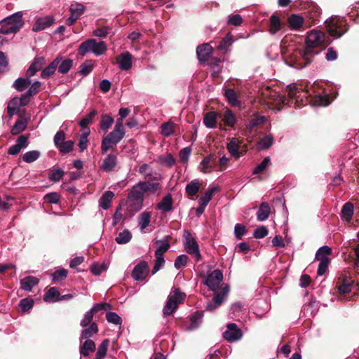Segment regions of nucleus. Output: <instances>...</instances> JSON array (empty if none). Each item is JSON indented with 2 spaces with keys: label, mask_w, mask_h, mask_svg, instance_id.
<instances>
[{
  "label": "nucleus",
  "mask_w": 359,
  "mask_h": 359,
  "mask_svg": "<svg viewBox=\"0 0 359 359\" xmlns=\"http://www.w3.org/2000/svg\"><path fill=\"white\" fill-rule=\"evenodd\" d=\"M183 243L187 253L192 255L196 261L201 259V255L199 251L198 245L196 239L188 231H184L183 233Z\"/></svg>",
  "instance_id": "nucleus-8"
},
{
  "label": "nucleus",
  "mask_w": 359,
  "mask_h": 359,
  "mask_svg": "<svg viewBox=\"0 0 359 359\" xmlns=\"http://www.w3.org/2000/svg\"><path fill=\"white\" fill-rule=\"evenodd\" d=\"M273 143V138L271 135H266L258 143L259 147L261 149H266L270 147Z\"/></svg>",
  "instance_id": "nucleus-55"
},
{
  "label": "nucleus",
  "mask_w": 359,
  "mask_h": 359,
  "mask_svg": "<svg viewBox=\"0 0 359 359\" xmlns=\"http://www.w3.org/2000/svg\"><path fill=\"white\" fill-rule=\"evenodd\" d=\"M40 156V152L36 150L29 151L24 154L22 160L28 163L36 161Z\"/></svg>",
  "instance_id": "nucleus-49"
},
{
  "label": "nucleus",
  "mask_w": 359,
  "mask_h": 359,
  "mask_svg": "<svg viewBox=\"0 0 359 359\" xmlns=\"http://www.w3.org/2000/svg\"><path fill=\"white\" fill-rule=\"evenodd\" d=\"M44 200L50 203H57L60 200V196L56 192L49 193L45 195Z\"/></svg>",
  "instance_id": "nucleus-64"
},
{
  "label": "nucleus",
  "mask_w": 359,
  "mask_h": 359,
  "mask_svg": "<svg viewBox=\"0 0 359 359\" xmlns=\"http://www.w3.org/2000/svg\"><path fill=\"white\" fill-rule=\"evenodd\" d=\"M60 292L55 287H50L44 294L43 300L46 302H56L60 301Z\"/></svg>",
  "instance_id": "nucleus-30"
},
{
  "label": "nucleus",
  "mask_w": 359,
  "mask_h": 359,
  "mask_svg": "<svg viewBox=\"0 0 359 359\" xmlns=\"http://www.w3.org/2000/svg\"><path fill=\"white\" fill-rule=\"evenodd\" d=\"M288 97L293 100L295 99V105L300 107L298 103L299 99L302 101V97H307L308 93L303 91L301 88H298L296 84H290L287 87Z\"/></svg>",
  "instance_id": "nucleus-13"
},
{
  "label": "nucleus",
  "mask_w": 359,
  "mask_h": 359,
  "mask_svg": "<svg viewBox=\"0 0 359 359\" xmlns=\"http://www.w3.org/2000/svg\"><path fill=\"white\" fill-rule=\"evenodd\" d=\"M198 168L200 172L204 174L218 171L217 169V157L215 154H210L205 156L200 163Z\"/></svg>",
  "instance_id": "nucleus-9"
},
{
  "label": "nucleus",
  "mask_w": 359,
  "mask_h": 359,
  "mask_svg": "<svg viewBox=\"0 0 359 359\" xmlns=\"http://www.w3.org/2000/svg\"><path fill=\"white\" fill-rule=\"evenodd\" d=\"M139 182L145 194H154L161 189V185L158 182H151L148 181H140Z\"/></svg>",
  "instance_id": "nucleus-17"
},
{
  "label": "nucleus",
  "mask_w": 359,
  "mask_h": 359,
  "mask_svg": "<svg viewBox=\"0 0 359 359\" xmlns=\"http://www.w3.org/2000/svg\"><path fill=\"white\" fill-rule=\"evenodd\" d=\"M74 143L72 140L65 141L58 147L60 152L62 154H67L73 150Z\"/></svg>",
  "instance_id": "nucleus-56"
},
{
  "label": "nucleus",
  "mask_w": 359,
  "mask_h": 359,
  "mask_svg": "<svg viewBox=\"0 0 359 359\" xmlns=\"http://www.w3.org/2000/svg\"><path fill=\"white\" fill-rule=\"evenodd\" d=\"M106 319L108 323L116 325H121L122 323L121 318L115 312H109L106 314Z\"/></svg>",
  "instance_id": "nucleus-50"
},
{
  "label": "nucleus",
  "mask_w": 359,
  "mask_h": 359,
  "mask_svg": "<svg viewBox=\"0 0 359 359\" xmlns=\"http://www.w3.org/2000/svg\"><path fill=\"white\" fill-rule=\"evenodd\" d=\"M114 196V194L111 191H106L100 198L99 205L104 209L107 210L111 205L112 198Z\"/></svg>",
  "instance_id": "nucleus-31"
},
{
  "label": "nucleus",
  "mask_w": 359,
  "mask_h": 359,
  "mask_svg": "<svg viewBox=\"0 0 359 359\" xmlns=\"http://www.w3.org/2000/svg\"><path fill=\"white\" fill-rule=\"evenodd\" d=\"M144 192L140 182L134 185L128 194V201L135 210H140L142 208Z\"/></svg>",
  "instance_id": "nucleus-7"
},
{
  "label": "nucleus",
  "mask_w": 359,
  "mask_h": 359,
  "mask_svg": "<svg viewBox=\"0 0 359 359\" xmlns=\"http://www.w3.org/2000/svg\"><path fill=\"white\" fill-rule=\"evenodd\" d=\"M114 120L113 117L109 114H103L101 116L100 127L101 130L107 132L114 123Z\"/></svg>",
  "instance_id": "nucleus-37"
},
{
  "label": "nucleus",
  "mask_w": 359,
  "mask_h": 359,
  "mask_svg": "<svg viewBox=\"0 0 359 359\" xmlns=\"http://www.w3.org/2000/svg\"><path fill=\"white\" fill-rule=\"evenodd\" d=\"M53 23V20L50 16L39 18L33 25L32 29L34 32L41 31L52 25Z\"/></svg>",
  "instance_id": "nucleus-20"
},
{
  "label": "nucleus",
  "mask_w": 359,
  "mask_h": 359,
  "mask_svg": "<svg viewBox=\"0 0 359 359\" xmlns=\"http://www.w3.org/2000/svg\"><path fill=\"white\" fill-rule=\"evenodd\" d=\"M117 164V157L115 154H109L103 160L100 166L101 170L109 172L114 170Z\"/></svg>",
  "instance_id": "nucleus-16"
},
{
  "label": "nucleus",
  "mask_w": 359,
  "mask_h": 359,
  "mask_svg": "<svg viewBox=\"0 0 359 359\" xmlns=\"http://www.w3.org/2000/svg\"><path fill=\"white\" fill-rule=\"evenodd\" d=\"M89 134H90V131L88 130V131L83 133L80 136L78 146H79L81 151H83L88 147V136L89 135Z\"/></svg>",
  "instance_id": "nucleus-54"
},
{
  "label": "nucleus",
  "mask_w": 359,
  "mask_h": 359,
  "mask_svg": "<svg viewBox=\"0 0 359 359\" xmlns=\"http://www.w3.org/2000/svg\"><path fill=\"white\" fill-rule=\"evenodd\" d=\"M85 7L83 4L79 3L72 4L69 8L71 14L79 17L84 11Z\"/></svg>",
  "instance_id": "nucleus-59"
},
{
  "label": "nucleus",
  "mask_w": 359,
  "mask_h": 359,
  "mask_svg": "<svg viewBox=\"0 0 359 359\" xmlns=\"http://www.w3.org/2000/svg\"><path fill=\"white\" fill-rule=\"evenodd\" d=\"M232 38L230 33L227 34L226 36L220 41L217 46V48L220 50H226L232 44Z\"/></svg>",
  "instance_id": "nucleus-53"
},
{
  "label": "nucleus",
  "mask_w": 359,
  "mask_h": 359,
  "mask_svg": "<svg viewBox=\"0 0 359 359\" xmlns=\"http://www.w3.org/2000/svg\"><path fill=\"white\" fill-rule=\"evenodd\" d=\"M44 64L45 60L43 57H41L35 58L27 71V76L28 77L34 76L36 73L42 68Z\"/></svg>",
  "instance_id": "nucleus-24"
},
{
  "label": "nucleus",
  "mask_w": 359,
  "mask_h": 359,
  "mask_svg": "<svg viewBox=\"0 0 359 359\" xmlns=\"http://www.w3.org/2000/svg\"><path fill=\"white\" fill-rule=\"evenodd\" d=\"M31 81L28 78H18L15 81L13 87L18 91H23L30 84Z\"/></svg>",
  "instance_id": "nucleus-41"
},
{
  "label": "nucleus",
  "mask_w": 359,
  "mask_h": 359,
  "mask_svg": "<svg viewBox=\"0 0 359 359\" xmlns=\"http://www.w3.org/2000/svg\"><path fill=\"white\" fill-rule=\"evenodd\" d=\"M107 50V46L104 41H97L95 39H88L83 42L79 48V53L85 55L88 53H93L95 55H101Z\"/></svg>",
  "instance_id": "nucleus-6"
},
{
  "label": "nucleus",
  "mask_w": 359,
  "mask_h": 359,
  "mask_svg": "<svg viewBox=\"0 0 359 359\" xmlns=\"http://www.w3.org/2000/svg\"><path fill=\"white\" fill-rule=\"evenodd\" d=\"M223 280V274L219 269L214 270L205 277L204 284L212 290L215 291Z\"/></svg>",
  "instance_id": "nucleus-10"
},
{
  "label": "nucleus",
  "mask_w": 359,
  "mask_h": 359,
  "mask_svg": "<svg viewBox=\"0 0 359 359\" xmlns=\"http://www.w3.org/2000/svg\"><path fill=\"white\" fill-rule=\"evenodd\" d=\"M217 114L214 111H210L204 116L203 123L209 128H214L216 127Z\"/></svg>",
  "instance_id": "nucleus-38"
},
{
  "label": "nucleus",
  "mask_w": 359,
  "mask_h": 359,
  "mask_svg": "<svg viewBox=\"0 0 359 359\" xmlns=\"http://www.w3.org/2000/svg\"><path fill=\"white\" fill-rule=\"evenodd\" d=\"M229 288L228 286L224 287L219 292H216L212 298V302L206 306V310L212 311L219 307L225 300L229 293Z\"/></svg>",
  "instance_id": "nucleus-12"
},
{
  "label": "nucleus",
  "mask_w": 359,
  "mask_h": 359,
  "mask_svg": "<svg viewBox=\"0 0 359 359\" xmlns=\"http://www.w3.org/2000/svg\"><path fill=\"white\" fill-rule=\"evenodd\" d=\"M131 238L132 234L130 231L128 229H124L118 234L115 240L118 244H126L128 243Z\"/></svg>",
  "instance_id": "nucleus-42"
},
{
  "label": "nucleus",
  "mask_w": 359,
  "mask_h": 359,
  "mask_svg": "<svg viewBox=\"0 0 359 359\" xmlns=\"http://www.w3.org/2000/svg\"><path fill=\"white\" fill-rule=\"evenodd\" d=\"M271 208L269 204L266 202H262L257 212V219L259 222L266 220L269 216Z\"/></svg>",
  "instance_id": "nucleus-26"
},
{
  "label": "nucleus",
  "mask_w": 359,
  "mask_h": 359,
  "mask_svg": "<svg viewBox=\"0 0 359 359\" xmlns=\"http://www.w3.org/2000/svg\"><path fill=\"white\" fill-rule=\"evenodd\" d=\"M39 279L34 276H27L20 280V287L25 291H31L32 289L38 285Z\"/></svg>",
  "instance_id": "nucleus-22"
},
{
  "label": "nucleus",
  "mask_w": 359,
  "mask_h": 359,
  "mask_svg": "<svg viewBox=\"0 0 359 359\" xmlns=\"http://www.w3.org/2000/svg\"><path fill=\"white\" fill-rule=\"evenodd\" d=\"M64 175V171L62 169L53 170L49 175V180L53 182H58Z\"/></svg>",
  "instance_id": "nucleus-63"
},
{
  "label": "nucleus",
  "mask_w": 359,
  "mask_h": 359,
  "mask_svg": "<svg viewBox=\"0 0 359 359\" xmlns=\"http://www.w3.org/2000/svg\"><path fill=\"white\" fill-rule=\"evenodd\" d=\"M97 114V111L96 110H93L91 111L86 117L83 118L80 123H79V126L81 127V128H87L88 125L90 124L95 116Z\"/></svg>",
  "instance_id": "nucleus-58"
},
{
  "label": "nucleus",
  "mask_w": 359,
  "mask_h": 359,
  "mask_svg": "<svg viewBox=\"0 0 359 359\" xmlns=\"http://www.w3.org/2000/svg\"><path fill=\"white\" fill-rule=\"evenodd\" d=\"M200 189V182L198 180H194L187 184L185 191L190 196H194Z\"/></svg>",
  "instance_id": "nucleus-39"
},
{
  "label": "nucleus",
  "mask_w": 359,
  "mask_h": 359,
  "mask_svg": "<svg viewBox=\"0 0 359 359\" xmlns=\"http://www.w3.org/2000/svg\"><path fill=\"white\" fill-rule=\"evenodd\" d=\"M304 23V18L299 15L292 14L288 18V27L292 30H299Z\"/></svg>",
  "instance_id": "nucleus-21"
},
{
  "label": "nucleus",
  "mask_w": 359,
  "mask_h": 359,
  "mask_svg": "<svg viewBox=\"0 0 359 359\" xmlns=\"http://www.w3.org/2000/svg\"><path fill=\"white\" fill-rule=\"evenodd\" d=\"M185 297V293L182 292L180 289L172 288L163 309V316L165 317L172 314L177 309L179 304L184 302Z\"/></svg>",
  "instance_id": "nucleus-4"
},
{
  "label": "nucleus",
  "mask_w": 359,
  "mask_h": 359,
  "mask_svg": "<svg viewBox=\"0 0 359 359\" xmlns=\"http://www.w3.org/2000/svg\"><path fill=\"white\" fill-rule=\"evenodd\" d=\"M241 144V142L238 139L233 137L227 144V149L229 152L236 158H240L241 156L239 151Z\"/></svg>",
  "instance_id": "nucleus-23"
},
{
  "label": "nucleus",
  "mask_w": 359,
  "mask_h": 359,
  "mask_svg": "<svg viewBox=\"0 0 359 359\" xmlns=\"http://www.w3.org/2000/svg\"><path fill=\"white\" fill-rule=\"evenodd\" d=\"M329 103V97L327 95H316L312 101L314 106H327Z\"/></svg>",
  "instance_id": "nucleus-57"
},
{
  "label": "nucleus",
  "mask_w": 359,
  "mask_h": 359,
  "mask_svg": "<svg viewBox=\"0 0 359 359\" xmlns=\"http://www.w3.org/2000/svg\"><path fill=\"white\" fill-rule=\"evenodd\" d=\"M242 336V331L235 323L227 324L226 330L223 333L224 338L229 342L238 341L241 339Z\"/></svg>",
  "instance_id": "nucleus-11"
},
{
  "label": "nucleus",
  "mask_w": 359,
  "mask_h": 359,
  "mask_svg": "<svg viewBox=\"0 0 359 359\" xmlns=\"http://www.w3.org/2000/svg\"><path fill=\"white\" fill-rule=\"evenodd\" d=\"M116 62L121 70H129L132 67V55L124 52L117 57Z\"/></svg>",
  "instance_id": "nucleus-15"
},
{
  "label": "nucleus",
  "mask_w": 359,
  "mask_h": 359,
  "mask_svg": "<svg viewBox=\"0 0 359 359\" xmlns=\"http://www.w3.org/2000/svg\"><path fill=\"white\" fill-rule=\"evenodd\" d=\"M158 161L161 163L165 165V166L170 168L172 167L175 163V159L174 156L171 154H168L165 156H160L158 158Z\"/></svg>",
  "instance_id": "nucleus-52"
},
{
  "label": "nucleus",
  "mask_w": 359,
  "mask_h": 359,
  "mask_svg": "<svg viewBox=\"0 0 359 359\" xmlns=\"http://www.w3.org/2000/svg\"><path fill=\"white\" fill-rule=\"evenodd\" d=\"M126 134L123 124L116 123L112 131L103 137L101 142V151L106 154L111 148L119 143Z\"/></svg>",
  "instance_id": "nucleus-2"
},
{
  "label": "nucleus",
  "mask_w": 359,
  "mask_h": 359,
  "mask_svg": "<svg viewBox=\"0 0 359 359\" xmlns=\"http://www.w3.org/2000/svg\"><path fill=\"white\" fill-rule=\"evenodd\" d=\"M270 157L267 156L252 171L253 175H257L262 172L270 164Z\"/></svg>",
  "instance_id": "nucleus-51"
},
{
  "label": "nucleus",
  "mask_w": 359,
  "mask_h": 359,
  "mask_svg": "<svg viewBox=\"0 0 359 359\" xmlns=\"http://www.w3.org/2000/svg\"><path fill=\"white\" fill-rule=\"evenodd\" d=\"M139 172L144 179H148L152 175V168L148 164L144 163L140 166Z\"/></svg>",
  "instance_id": "nucleus-61"
},
{
  "label": "nucleus",
  "mask_w": 359,
  "mask_h": 359,
  "mask_svg": "<svg viewBox=\"0 0 359 359\" xmlns=\"http://www.w3.org/2000/svg\"><path fill=\"white\" fill-rule=\"evenodd\" d=\"M281 23L280 19L276 15H271L270 18V29L269 32L271 34H275L280 29Z\"/></svg>",
  "instance_id": "nucleus-45"
},
{
  "label": "nucleus",
  "mask_w": 359,
  "mask_h": 359,
  "mask_svg": "<svg viewBox=\"0 0 359 359\" xmlns=\"http://www.w3.org/2000/svg\"><path fill=\"white\" fill-rule=\"evenodd\" d=\"M23 25L22 13L16 12L0 21V33L4 34H15Z\"/></svg>",
  "instance_id": "nucleus-3"
},
{
  "label": "nucleus",
  "mask_w": 359,
  "mask_h": 359,
  "mask_svg": "<svg viewBox=\"0 0 359 359\" xmlns=\"http://www.w3.org/2000/svg\"><path fill=\"white\" fill-rule=\"evenodd\" d=\"M224 96L228 100L229 103L232 106H238L239 105V101L238 100L237 95L234 90L233 89H227L225 90Z\"/></svg>",
  "instance_id": "nucleus-43"
},
{
  "label": "nucleus",
  "mask_w": 359,
  "mask_h": 359,
  "mask_svg": "<svg viewBox=\"0 0 359 359\" xmlns=\"http://www.w3.org/2000/svg\"><path fill=\"white\" fill-rule=\"evenodd\" d=\"M223 121L228 126H233L236 123V118L233 114L229 110H226L223 115Z\"/></svg>",
  "instance_id": "nucleus-60"
},
{
  "label": "nucleus",
  "mask_w": 359,
  "mask_h": 359,
  "mask_svg": "<svg viewBox=\"0 0 359 359\" xmlns=\"http://www.w3.org/2000/svg\"><path fill=\"white\" fill-rule=\"evenodd\" d=\"M219 191V188L218 187H210L208 191L202 196L198 201V203L203 204V205H206L211 201L212 196L215 193Z\"/></svg>",
  "instance_id": "nucleus-32"
},
{
  "label": "nucleus",
  "mask_w": 359,
  "mask_h": 359,
  "mask_svg": "<svg viewBox=\"0 0 359 359\" xmlns=\"http://www.w3.org/2000/svg\"><path fill=\"white\" fill-rule=\"evenodd\" d=\"M203 313L201 312H196L191 317V323L188 329L192 330L196 329L202 322Z\"/></svg>",
  "instance_id": "nucleus-44"
},
{
  "label": "nucleus",
  "mask_w": 359,
  "mask_h": 359,
  "mask_svg": "<svg viewBox=\"0 0 359 359\" xmlns=\"http://www.w3.org/2000/svg\"><path fill=\"white\" fill-rule=\"evenodd\" d=\"M95 349V344L91 339H86L83 344L81 346L80 353L81 355L88 356L90 352Z\"/></svg>",
  "instance_id": "nucleus-34"
},
{
  "label": "nucleus",
  "mask_w": 359,
  "mask_h": 359,
  "mask_svg": "<svg viewBox=\"0 0 359 359\" xmlns=\"http://www.w3.org/2000/svg\"><path fill=\"white\" fill-rule=\"evenodd\" d=\"M151 214L150 212L144 211L139 215L137 217L138 226L141 231H143L149 224L151 222Z\"/></svg>",
  "instance_id": "nucleus-29"
},
{
  "label": "nucleus",
  "mask_w": 359,
  "mask_h": 359,
  "mask_svg": "<svg viewBox=\"0 0 359 359\" xmlns=\"http://www.w3.org/2000/svg\"><path fill=\"white\" fill-rule=\"evenodd\" d=\"M73 65V61L71 59H65L62 60L60 58V62L59 65L57 66L58 72L61 74L67 73L69 69L72 68Z\"/></svg>",
  "instance_id": "nucleus-46"
},
{
  "label": "nucleus",
  "mask_w": 359,
  "mask_h": 359,
  "mask_svg": "<svg viewBox=\"0 0 359 359\" xmlns=\"http://www.w3.org/2000/svg\"><path fill=\"white\" fill-rule=\"evenodd\" d=\"M27 125V121L26 119L18 120L11 130V133L13 135H17L20 133L23 132Z\"/></svg>",
  "instance_id": "nucleus-36"
},
{
  "label": "nucleus",
  "mask_w": 359,
  "mask_h": 359,
  "mask_svg": "<svg viewBox=\"0 0 359 359\" xmlns=\"http://www.w3.org/2000/svg\"><path fill=\"white\" fill-rule=\"evenodd\" d=\"M19 102L18 97H14L9 102L7 107V113L9 116H13L18 112L21 107Z\"/></svg>",
  "instance_id": "nucleus-35"
},
{
  "label": "nucleus",
  "mask_w": 359,
  "mask_h": 359,
  "mask_svg": "<svg viewBox=\"0 0 359 359\" xmlns=\"http://www.w3.org/2000/svg\"><path fill=\"white\" fill-rule=\"evenodd\" d=\"M147 263L146 262H141L135 266L132 272V277L136 280H142L147 276Z\"/></svg>",
  "instance_id": "nucleus-14"
},
{
  "label": "nucleus",
  "mask_w": 359,
  "mask_h": 359,
  "mask_svg": "<svg viewBox=\"0 0 359 359\" xmlns=\"http://www.w3.org/2000/svg\"><path fill=\"white\" fill-rule=\"evenodd\" d=\"M331 253L332 249L327 245H324L318 250L316 254V259L318 261H330L328 255Z\"/></svg>",
  "instance_id": "nucleus-33"
},
{
  "label": "nucleus",
  "mask_w": 359,
  "mask_h": 359,
  "mask_svg": "<svg viewBox=\"0 0 359 359\" xmlns=\"http://www.w3.org/2000/svg\"><path fill=\"white\" fill-rule=\"evenodd\" d=\"M98 332V327L95 323H92L89 326L83 327L81 331L80 340L83 339H90L95 334Z\"/></svg>",
  "instance_id": "nucleus-27"
},
{
  "label": "nucleus",
  "mask_w": 359,
  "mask_h": 359,
  "mask_svg": "<svg viewBox=\"0 0 359 359\" xmlns=\"http://www.w3.org/2000/svg\"><path fill=\"white\" fill-rule=\"evenodd\" d=\"M306 46L300 51L302 57L306 63H310L313 55L318 52L313 49L324 46L325 45V34L324 32L317 29H312L307 33L306 39Z\"/></svg>",
  "instance_id": "nucleus-1"
},
{
  "label": "nucleus",
  "mask_w": 359,
  "mask_h": 359,
  "mask_svg": "<svg viewBox=\"0 0 359 359\" xmlns=\"http://www.w3.org/2000/svg\"><path fill=\"white\" fill-rule=\"evenodd\" d=\"M173 201L171 194H166L156 205V208L163 212H168L172 209Z\"/></svg>",
  "instance_id": "nucleus-19"
},
{
  "label": "nucleus",
  "mask_w": 359,
  "mask_h": 359,
  "mask_svg": "<svg viewBox=\"0 0 359 359\" xmlns=\"http://www.w3.org/2000/svg\"><path fill=\"white\" fill-rule=\"evenodd\" d=\"M175 124L172 121L164 123L161 126V133L165 137H169L174 132Z\"/></svg>",
  "instance_id": "nucleus-47"
},
{
  "label": "nucleus",
  "mask_w": 359,
  "mask_h": 359,
  "mask_svg": "<svg viewBox=\"0 0 359 359\" xmlns=\"http://www.w3.org/2000/svg\"><path fill=\"white\" fill-rule=\"evenodd\" d=\"M353 215V205L351 203L348 202L346 203L342 207V210L341 212V219L346 222H349Z\"/></svg>",
  "instance_id": "nucleus-28"
},
{
  "label": "nucleus",
  "mask_w": 359,
  "mask_h": 359,
  "mask_svg": "<svg viewBox=\"0 0 359 359\" xmlns=\"http://www.w3.org/2000/svg\"><path fill=\"white\" fill-rule=\"evenodd\" d=\"M93 313L90 310L88 311L85 313L83 318L81 321V326L82 327H86L87 326H89L92 323H93Z\"/></svg>",
  "instance_id": "nucleus-62"
},
{
  "label": "nucleus",
  "mask_w": 359,
  "mask_h": 359,
  "mask_svg": "<svg viewBox=\"0 0 359 359\" xmlns=\"http://www.w3.org/2000/svg\"><path fill=\"white\" fill-rule=\"evenodd\" d=\"M325 26L330 36L339 38L346 31V20L343 18L332 16L325 21Z\"/></svg>",
  "instance_id": "nucleus-5"
},
{
  "label": "nucleus",
  "mask_w": 359,
  "mask_h": 359,
  "mask_svg": "<svg viewBox=\"0 0 359 359\" xmlns=\"http://www.w3.org/2000/svg\"><path fill=\"white\" fill-rule=\"evenodd\" d=\"M60 62V57H56L50 65L46 67L41 74V77L42 79H48L50 76H52L56 71L57 66Z\"/></svg>",
  "instance_id": "nucleus-25"
},
{
  "label": "nucleus",
  "mask_w": 359,
  "mask_h": 359,
  "mask_svg": "<svg viewBox=\"0 0 359 359\" xmlns=\"http://www.w3.org/2000/svg\"><path fill=\"white\" fill-rule=\"evenodd\" d=\"M109 344V339H104L102 341V343L98 346L95 359H103L105 357L108 350Z\"/></svg>",
  "instance_id": "nucleus-40"
},
{
  "label": "nucleus",
  "mask_w": 359,
  "mask_h": 359,
  "mask_svg": "<svg viewBox=\"0 0 359 359\" xmlns=\"http://www.w3.org/2000/svg\"><path fill=\"white\" fill-rule=\"evenodd\" d=\"M212 52V47L208 43H203L196 48V53L200 61H207Z\"/></svg>",
  "instance_id": "nucleus-18"
},
{
  "label": "nucleus",
  "mask_w": 359,
  "mask_h": 359,
  "mask_svg": "<svg viewBox=\"0 0 359 359\" xmlns=\"http://www.w3.org/2000/svg\"><path fill=\"white\" fill-rule=\"evenodd\" d=\"M264 122V116H255L250 119L249 123L246 126V129L250 133H251L255 127L262 124Z\"/></svg>",
  "instance_id": "nucleus-48"
}]
</instances>
